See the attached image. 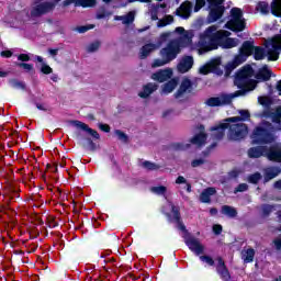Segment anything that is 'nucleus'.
Segmentation results:
<instances>
[{
  "label": "nucleus",
  "instance_id": "33",
  "mask_svg": "<svg viewBox=\"0 0 281 281\" xmlns=\"http://www.w3.org/2000/svg\"><path fill=\"white\" fill-rule=\"evenodd\" d=\"M9 85L12 87V89H21V91H26L27 89L25 81H20L16 78L9 79Z\"/></svg>",
  "mask_w": 281,
  "mask_h": 281
},
{
  "label": "nucleus",
  "instance_id": "21",
  "mask_svg": "<svg viewBox=\"0 0 281 281\" xmlns=\"http://www.w3.org/2000/svg\"><path fill=\"white\" fill-rule=\"evenodd\" d=\"M254 49H256L254 41H245L239 48V54L249 58V56H254Z\"/></svg>",
  "mask_w": 281,
  "mask_h": 281
},
{
  "label": "nucleus",
  "instance_id": "64",
  "mask_svg": "<svg viewBox=\"0 0 281 281\" xmlns=\"http://www.w3.org/2000/svg\"><path fill=\"white\" fill-rule=\"evenodd\" d=\"M271 46H272V50H274V52H281V46H280V44H278V41H277V40H272V41H271Z\"/></svg>",
  "mask_w": 281,
  "mask_h": 281
},
{
  "label": "nucleus",
  "instance_id": "38",
  "mask_svg": "<svg viewBox=\"0 0 281 281\" xmlns=\"http://www.w3.org/2000/svg\"><path fill=\"white\" fill-rule=\"evenodd\" d=\"M256 10L261 12V14H269V3L266 1H259L257 3Z\"/></svg>",
  "mask_w": 281,
  "mask_h": 281
},
{
  "label": "nucleus",
  "instance_id": "5",
  "mask_svg": "<svg viewBox=\"0 0 281 281\" xmlns=\"http://www.w3.org/2000/svg\"><path fill=\"white\" fill-rule=\"evenodd\" d=\"M206 3L209 4L206 22L216 23V21H221L223 14H225V0H206Z\"/></svg>",
  "mask_w": 281,
  "mask_h": 281
},
{
  "label": "nucleus",
  "instance_id": "44",
  "mask_svg": "<svg viewBox=\"0 0 281 281\" xmlns=\"http://www.w3.org/2000/svg\"><path fill=\"white\" fill-rule=\"evenodd\" d=\"M143 168H145L146 170H159V165L155 164V162H151V161H148V160H145L143 164H142Z\"/></svg>",
  "mask_w": 281,
  "mask_h": 281
},
{
  "label": "nucleus",
  "instance_id": "14",
  "mask_svg": "<svg viewBox=\"0 0 281 281\" xmlns=\"http://www.w3.org/2000/svg\"><path fill=\"white\" fill-rule=\"evenodd\" d=\"M194 67V57L192 56H184L181 58L180 63L177 66V69L180 74H188L190 69Z\"/></svg>",
  "mask_w": 281,
  "mask_h": 281
},
{
  "label": "nucleus",
  "instance_id": "37",
  "mask_svg": "<svg viewBox=\"0 0 281 281\" xmlns=\"http://www.w3.org/2000/svg\"><path fill=\"white\" fill-rule=\"evenodd\" d=\"M256 257V250L254 248H248L246 250V255H244V262L248 265L249 262H254V258Z\"/></svg>",
  "mask_w": 281,
  "mask_h": 281
},
{
  "label": "nucleus",
  "instance_id": "17",
  "mask_svg": "<svg viewBox=\"0 0 281 281\" xmlns=\"http://www.w3.org/2000/svg\"><path fill=\"white\" fill-rule=\"evenodd\" d=\"M177 16L181 19H189L190 14H192V2L184 1L180 7L176 10Z\"/></svg>",
  "mask_w": 281,
  "mask_h": 281
},
{
  "label": "nucleus",
  "instance_id": "45",
  "mask_svg": "<svg viewBox=\"0 0 281 281\" xmlns=\"http://www.w3.org/2000/svg\"><path fill=\"white\" fill-rule=\"evenodd\" d=\"M171 148H173V150H188V148H190V144L172 143Z\"/></svg>",
  "mask_w": 281,
  "mask_h": 281
},
{
  "label": "nucleus",
  "instance_id": "52",
  "mask_svg": "<svg viewBox=\"0 0 281 281\" xmlns=\"http://www.w3.org/2000/svg\"><path fill=\"white\" fill-rule=\"evenodd\" d=\"M41 71H42V74H44L45 76H49V74H54V69H52V68L49 67V65H47V64H45V63L42 64Z\"/></svg>",
  "mask_w": 281,
  "mask_h": 281
},
{
  "label": "nucleus",
  "instance_id": "40",
  "mask_svg": "<svg viewBox=\"0 0 281 281\" xmlns=\"http://www.w3.org/2000/svg\"><path fill=\"white\" fill-rule=\"evenodd\" d=\"M176 33L180 34L184 41H188V43H192V36L186 32V29L182 26L176 27Z\"/></svg>",
  "mask_w": 281,
  "mask_h": 281
},
{
  "label": "nucleus",
  "instance_id": "46",
  "mask_svg": "<svg viewBox=\"0 0 281 281\" xmlns=\"http://www.w3.org/2000/svg\"><path fill=\"white\" fill-rule=\"evenodd\" d=\"M268 60L276 61L278 58H280V53L273 50L272 48L268 49Z\"/></svg>",
  "mask_w": 281,
  "mask_h": 281
},
{
  "label": "nucleus",
  "instance_id": "24",
  "mask_svg": "<svg viewBox=\"0 0 281 281\" xmlns=\"http://www.w3.org/2000/svg\"><path fill=\"white\" fill-rule=\"evenodd\" d=\"M209 69H211V74H215L216 76H223V69H221V58L212 59L207 63Z\"/></svg>",
  "mask_w": 281,
  "mask_h": 281
},
{
  "label": "nucleus",
  "instance_id": "11",
  "mask_svg": "<svg viewBox=\"0 0 281 281\" xmlns=\"http://www.w3.org/2000/svg\"><path fill=\"white\" fill-rule=\"evenodd\" d=\"M266 157L269 161H274V164H281V146L271 145L267 147Z\"/></svg>",
  "mask_w": 281,
  "mask_h": 281
},
{
  "label": "nucleus",
  "instance_id": "12",
  "mask_svg": "<svg viewBox=\"0 0 281 281\" xmlns=\"http://www.w3.org/2000/svg\"><path fill=\"white\" fill-rule=\"evenodd\" d=\"M216 272L220 274L221 280H232V274L229 273V269L227 268V265H225L223 257H217Z\"/></svg>",
  "mask_w": 281,
  "mask_h": 281
},
{
  "label": "nucleus",
  "instance_id": "48",
  "mask_svg": "<svg viewBox=\"0 0 281 281\" xmlns=\"http://www.w3.org/2000/svg\"><path fill=\"white\" fill-rule=\"evenodd\" d=\"M93 27H95V24L77 26V32L79 34H85V32H89V30H93Z\"/></svg>",
  "mask_w": 281,
  "mask_h": 281
},
{
  "label": "nucleus",
  "instance_id": "62",
  "mask_svg": "<svg viewBox=\"0 0 281 281\" xmlns=\"http://www.w3.org/2000/svg\"><path fill=\"white\" fill-rule=\"evenodd\" d=\"M88 145L90 150L93 153L95 150H98V145H95V143L93 142V139L91 138H87Z\"/></svg>",
  "mask_w": 281,
  "mask_h": 281
},
{
  "label": "nucleus",
  "instance_id": "51",
  "mask_svg": "<svg viewBox=\"0 0 281 281\" xmlns=\"http://www.w3.org/2000/svg\"><path fill=\"white\" fill-rule=\"evenodd\" d=\"M16 67H20L21 69H25L26 71H34V65L33 64L18 63Z\"/></svg>",
  "mask_w": 281,
  "mask_h": 281
},
{
  "label": "nucleus",
  "instance_id": "50",
  "mask_svg": "<svg viewBox=\"0 0 281 281\" xmlns=\"http://www.w3.org/2000/svg\"><path fill=\"white\" fill-rule=\"evenodd\" d=\"M247 57L239 53V55L235 56L233 63L238 67L239 65H243Z\"/></svg>",
  "mask_w": 281,
  "mask_h": 281
},
{
  "label": "nucleus",
  "instance_id": "34",
  "mask_svg": "<svg viewBox=\"0 0 281 281\" xmlns=\"http://www.w3.org/2000/svg\"><path fill=\"white\" fill-rule=\"evenodd\" d=\"M252 54L255 60H263V58L267 56V52L262 46H255Z\"/></svg>",
  "mask_w": 281,
  "mask_h": 281
},
{
  "label": "nucleus",
  "instance_id": "47",
  "mask_svg": "<svg viewBox=\"0 0 281 281\" xmlns=\"http://www.w3.org/2000/svg\"><path fill=\"white\" fill-rule=\"evenodd\" d=\"M200 260L202 262H206V265H209V267H214V265H215L214 259L207 255L200 256Z\"/></svg>",
  "mask_w": 281,
  "mask_h": 281
},
{
  "label": "nucleus",
  "instance_id": "20",
  "mask_svg": "<svg viewBox=\"0 0 281 281\" xmlns=\"http://www.w3.org/2000/svg\"><path fill=\"white\" fill-rule=\"evenodd\" d=\"M273 72L269 69L267 65H265L262 68H260L257 74L255 75L256 80H259L260 82H268V80H271V76Z\"/></svg>",
  "mask_w": 281,
  "mask_h": 281
},
{
  "label": "nucleus",
  "instance_id": "6",
  "mask_svg": "<svg viewBox=\"0 0 281 281\" xmlns=\"http://www.w3.org/2000/svg\"><path fill=\"white\" fill-rule=\"evenodd\" d=\"M245 95V91H235L231 94H221L220 97H211L205 101V104L207 106L214 108V106H225L227 104H231L234 98H240Z\"/></svg>",
  "mask_w": 281,
  "mask_h": 281
},
{
  "label": "nucleus",
  "instance_id": "19",
  "mask_svg": "<svg viewBox=\"0 0 281 281\" xmlns=\"http://www.w3.org/2000/svg\"><path fill=\"white\" fill-rule=\"evenodd\" d=\"M248 157L250 159H259V157H267V146H256L248 149Z\"/></svg>",
  "mask_w": 281,
  "mask_h": 281
},
{
  "label": "nucleus",
  "instance_id": "41",
  "mask_svg": "<svg viewBox=\"0 0 281 281\" xmlns=\"http://www.w3.org/2000/svg\"><path fill=\"white\" fill-rule=\"evenodd\" d=\"M262 179V175L260 172H255L248 176V183H252L254 186L258 184Z\"/></svg>",
  "mask_w": 281,
  "mask_h": 281
},
{
  "label": "nucleus",
  "instance_id": "4",
  "mask_svg": "<svg viewBox=\"0 0 281 281\" xmlns=\"http://www.w3.org/2000/svg\"><path fill=\"white\" fill-rule=\"evenodd\" d=\"M254 76V68L251 66H245L243 69H239L235 75L234 85L239 90L245 91V95L249 93V91H254L256 89V81L250 78Z\"/></svg>",
  "mask_w": 281,
  "mask_h": 281
},
{
  "label": "nucleus",
  "instance_id": "32",
  "mask_svg": "<svg viewBox=\"0 0 281 281\" xmlns=\"http://www.w3.org/2000/svg\"><path fill=\"white\" fill-rule=\"evenodd\" d=\"M116 21H123V25H131L135 21V12L130 11L126 15L115 18Z\"/></svg>",
  "mask_w": 281,
  "mask_h": 281
},
{
  "label": "nucleus",
  "instance_id": "29",
  "mask_svg": "<svg viewBox=\"0 0 281 281\" xmlns=\"http://www.w3.org/2000/svg\"><path fill=\"white\" fill-rule=\"evenodd\" d=\"M270 12L277 19H281V0H272Z\"/></svg>",
  "mask_w": 281,
  "mask_h": 281
},
{
  "label": "nucleus",
  "instance_id": "42",
  "mask_svg": "<svg viewBox=\"0 0 281 281\" xmlns=\"http://www.w3.org/2000/svg\"><path fill=\"white\" fill-rule=\"evenodd\" d=\"M76 5H80L81 8H93V5H95V0H77Z\"/></svg>",
  "mask_w": 281,
  "mask_h": 281
},
{
  "label": "nucleus",
  "instance_id": "39",
  "mask_svg": "<svg viewBox=\"0 0 281 281\" xmlns=\"http://www.w3.org/2000/svg\"><path fill=\"white\" fill-rule=\"evenodd\" d=\"M175 21V16L166 15L164 19L159 20L157 23V27H166V25H170Z\"/></svg>",
  "mask_w": 281,
  "mask_h": 281
},
{
  "label": "nucleus",
  "instance_id": "7",
  "mask_svg": "<svg viewBox=\"0 0 281 281\" xmlns=\"http://www.w3.org/2000/svg\"><path fill=\"white\" fill-rule=\"evenodd\" d=\"M181 41L172 40L160 50V56L166 58L167 63H172L181 54Z\"/></svg>",
  "mask_w": 281,
  "mask_h": 281
},
{
  "label": "nucleus",
  "instance_id": "58",
  "mask_svg": "<svg viewBox=\"0 0 281 281\" xmlns=\"http://www.w3.org/2000/svg\"><path fill=\"white\" fill-rule=\"evenodd\" d=\"M203 164H205V159L200 158V159H193L191 161V167L192 168H199V166H203Z\"/></svg>",
  "mask_w": 281,
  "mask_h": 281
},
{
  "label": "nucleus",
  "instance_id": "56",
  "mask_svg": "<svg viewBox=\"0 0 281 281\" xmlns=\"http://www.w3.org/2000/svg\"><path fill=\"white\" fill-rule=\"evenodd\" d=\"M202 8H205V0H195L193 12H199Z\"/></svg>",
  "mask_w": 281,
  "mask_h": 281
},
{
  "label": "nucleus",
  "instance_id": "27",
  "mask_svg": "<svg viewBox=\"0 0 281 281\" xmlns=\"http://www.w3.org/2000/svg\"><path fill=\"white\" fill-rule=\"evenodd\" d=\"M207 142V134L200 132L199 134H195L191 139L190 143L195 146H205V143Z\"/></svg>",
  "mask_w": 281,
  "mask_h": 281
},
{
  "label": "nucleus",
  "instance_id": "26",
  "mask_svg": "<svg viewBox=\"0 0 281 281\" xmlns=\"http://www.w3.org/2000/svg\"><path fill=\"white\" fill-rule=\"evenodd\" d=\"M280 172H281L280 167H270V168L266 169L263 179L266 182L271 181V179H276V177H278V175H280Z\"/></svg>",
  "mask_w": 281,
  "mask_h": 281
},
{
  "label": "nucleus",
  "instance_id": "1",
  "mask_svg": "<svg viewBox=\"0 0 281 281\" xmlns=\"http://www.w3.org/2000/svg\"><path fill=\"white\" fill-rule=\"evenodd\" d=\"M240 116H232L227 117L224 123H220L211 127V131H214L213 134L214 139L221 142L223 137H225V131L228 128V139L231 142H240V139H245L247 137V133H249V127L245 123H236V122H247L251 117V114L247 110L239 111Z\"/></svg>",
  "mask_w": 281,
  "mask_h": 281
},
{
  "label": "nucleus",
  "instance_id": "16",
  "mask_svg": "<svg viewBox=\"0 0 281 281\" xmlns=\"http://www.w3.org/2000/svg\"><path fill=\"white\" fill-rule=\"evenodd\" d=\"M245 27H247V23L245 20H229L225 24L226 30H231V32H245Z\"/></svg>",
  "mask_w": 281,
  "mask_h": 281
},
{
  "label": "nucleus",
  "instance_id": "35",
  "mask_svg": "<svg viewBox=\"0 0 281 281\" xmlns=\"http://www.w3.org/2000/svg\"><path fill=\"white\" fill-rule=\"evenodd\" d=\"M177 89V79H171L162 87L164 93H172Z\"/></svg>",
  "mask_w": 281,
  "mask_h": 281
},
{
  "label": "nucleus",
  "instance_id": "30",
  "mask_svg": "<svg viewBox=\"0 0 281 281\" xmlns=\"http://www.w3.org/2000/svg\"><path fill=\"white\" fill-rule=\"evenodd\" d=\"M157 49V46L155 44H146L140 48V59L144 60V58H148L153 52Z\"/></svg>",
  "mask_w": 281,
  "mask_h": 281
},
{
  "label": "nucleus",
  "instance_id": "23",
  "mask_svg": "<svg viewBox=\"0 0 281 281\" xmlns=\"http://www.w3.org/2000/svg\"><path fill=\"white\" fill-rule=\"evenodd\" d=\"M158 87L159 86H157L156 83L148 82L143 87V91L138 93L139 98L146 100V98H149L151 93H155V91H157Z\"/></svg>",
  "mask_w": 281,
  "mask_h": 281
},
{
  "label": "nucleus",
  "instance_id": "9",
  "mask_svg": "<svg viewBox=\"0 0 281 281\" xmlns=\"http://www.w3.org/2000/svg\"><path fill=\"white\" fill-rule=\"evenodd\" d=\"M183 238L187 247H189L190 251H194L196 256H201V254L205 251V247L201 245V241L193 237L191 234H188V236H183Z\"/></svg>",
  "mask_w": 281,
  "mask_h": 281
},
{
  "label": "nucleus",
  "instance_id": "28",
  "mask_svg": "<svg viewBox=\"0 0 281 281\" xmlns=\"http://www.w3.org/2000/svg\"><path fill=\"white\" fill-rule=\"evenodd\" d=\"M220 47H223L224 49H232L234 47H238V40L227 36L222 40Z\"/></svg>",
  "mask_w": 281,
  "mask_h": 281
},
{
  "label": "nucleus",
  "instance_id": "63",
  "mask_svg": "<svg viewBox=\"0 0 281 281\" xmlns=\"http://www.w3.org/2000/svg\"><path fill=\"white\" fill-rule=\"evenodd\" d=\"M238 67L234 61L226 65V74H232Z\"/></svg>",
  "mask_w": 281,
  "mask_h": 281
},
{
  "label": "nucleus",
  "instance_id": "15",
  "mask_svg": "<svg viewBox=\"0 0 281 281\" xmlns=\"http://www.w3.org/2000/svg\"><path fill=\"white\" fill-rule=\"evenodd\" d=\"M70 124H72V126H75L76 128H80L81 131H85V133H89V135H91V137H93V139H100V133H98V131L89 127V125H87L86 123L78 121V120H72V121H70Z\"/></svg>",
  "mask_w": 281,
  "mask_h": 281
},
{
  "label": "nucleus",
  "instance_id": "54",
  "mask_svg": "<svg viewBox=\"0 0 281 281\" xmlns=\"http://www.w3.org/2000/svg\"><path fill=\"white\" fill-rule=\"evenodd\" d=\"M168 59L167 58H162V59H155L153 63V67H164V65H168Z\"/></svg>",
  "mask_w": 281,
  "mask_h": 281
},
{
  "label": "nucleus",
  "instance_id": "36",
  "mask_svg": "<svg viewBox=\"0 0 281 281\" xmlns=\"http://www.w3.org/2000/svg\"><path fill=\"white\" fill-rule=\"evenodd\" d=\"M231 21H243V10L240 8H233L231 10Z\"/></svg>",
  "mask_w": 281,
  "mask_h": 281
},
{
  "label": "nucleus",
  "instance_id": "43",
  "mask_svg": "<svg viewBox=\"0 0 281 281\" xmlns=\"http://www.w3.org/2000/svg\"><path fill=\"white\" fill-rule=\"evenodd\" d=\"M114 133L120 142H123V144H128V135H126V133L121 130H115Z\"/></svg>",
  "mask_w": 281,
  "mask_h": 281
},
{
  "label": "nucleus",
  "instance_id": "13",
  "mask_svg": "<svg viewBox=\"0 0 281 281\" xmlns=\"http://www.w3.org/2000/svg\"><path fill=\"white\" fill-rule=\"evenodd\" d=\"M193 85L194 83L192 82V80H190L189 78H184L181 81L179 89L173 94L176 100H179V98H181V95H183V93H192Z\"/></svg>",
  "mask_w": 281,
  "mask_h": 281
},
{
  "label": "nucleus",
  "instance_id": "60",
  "mask_svg": "<svg viewBox=\"0 0 281 281\" xmlns=\"http://www.w3.org/2000/svg\"><path fill=\"white\" fill-rule=\"evenodd\" d=\"M213 234H215V236H221V234H223V226L220 224L213 225Z\"/></svg>",
  "mask_w": 281,
  "mask_h": 281
},
{
  "label": "nucleus",
  "instance_id": "8",
  "mask_svg": "<svg viewBox=\"0 0 281 281\" xmlns=\"http://www.w3.org/2000/svg\"><path fill=\"white\" fill-rule=\"evenodd\" d=\"M171 212H172L173 218L170 213H166V216L169 223H172V221H175V223H177L178 225V229L184 233L183 236H188L190 232H188V228H186V224H183V221H181V209H179V206L177 205H171Z\"/></svg>",
  "mask_w": 281,
  "mask_h": 281
},
{
  "label": "nucleus",
  "instance_id": "25",
  "mask_svg": "<svg viewBox=\"0 0 281 281\" xmlns=\"http://www.w3.org/2000/svg\"><path fill=\"white\" fill-rule=\"evenodd\" d=\"M263 115L265 117H271L274 124L281 125V106H278L274 112L265 111Z\"/></svg>",
  "mask_w": 281,
  "mask_h": 281
},
{
  "label": "nucleus",
  "instance_id": "57",
  "mask_svg": "<svg viewBox=\"0 0 281 281\" xmlns=\"http://www.w3.org/2000/svg\"><path fill=\"white\" fill-rule=\"evenodd\" d=\"M151 190L156 194H164L165 192H168V188H166L165 186L154 187V188H151Z\"/></svg>",
  "mask_w": 281,
  "mask_h": 281
},
{
  "label": "nucleus",
  "instance_id": "22",
  "mask_svg": "<svg viewBox=\"0 0 281 281\" xmlns=\"http://www.w3.org/2000/svg\"><path fill=\"white\" fill-rule=\"evenodd\" d=\"M216 194V188L209 187L202 191L200 194V201L201 203H212V196Z\"/></svg>",
  "mask_w": 281,
  "mask_h": 281
},
{
  "label": "nucleus",
  "instance_id": "3",
  "mask_svg": "<svg viewBox=\"0 0 281 281\" xmlns=\"http://www.w3.org/2000/svg\"><path fill=\"white\" fill-rule=\"evenodd\" d=\"M273 125L263 121L262 125L256 126L250 135L251 144L262 145V144H273L276 137L273 136Z\"/></svg>",
  "mask_w": 281,
  "mask_h": 281
},
{
  "label": "nucleus",
  "instance_id": "59",
  "mask_svg": "<svg viewBox=\"0 0 281 281\" xmlns=\"http://www.w3.org/2000/svg\"><path fill=\"white\" fill-rule=\"evenodd\" d=\"M200 74H201L202 76H207V74H212V70L210 69L209 64H205V65H203V66L200 68Z\"/></svg>",
  "mask_w": 281,
  "mask_h": 281
},
{
  "label": "nucleus",
  "instance_id": "18",
  "mask_svg": "<svg viewBox=\"0 0 281 281\" xmlns=\"http://www.w3.org/2000/svg\"><path fill=\"white\" fill-rule=\"evenodd\" d=\"M153 80H156V82H166L167 80H170L172 78V69L167 68L164 70H159L157 72H154L151 75Z\"/></svg>",
  "mask_w": 281,
  "mask_h": 281
},
{
  "label": "nucleus",
  "instance_id": "2",
  "mask_svg": "<svg viewBox=\"0 0 281 281\" xmlns=\"http://www.w3.org/2000/svg\"><path fill=\"white\" fill-rule=\"evenodd\" d=\"M227 36H232V33H229V31H217L216 26H209L200 36V49L202 52H214V49H218V47H221L223 38H227Z\"/></svg>",
  "mask_w": 281,
  "mask_h": 281
},
{
  "label": "nucleus",
  "instance_id": "61",
  "mask_svg": "<svg viewBox=\"0 0 281 281\" xmlns=\"http://www.w3.org/2000/svg\"><path fill=\"white\" fill-rule=\"evenodd\" d=\"M99 128L100 131H102L103 133H111V125L105 124V123H99Z\"/></svg>",
  "mask_w": 281,
  "mask_h": 281
},
{
  "label": "nucleus",
  "instance_id": "49",
  "mask_svg": "<svg viewBox=\"0 0 281 281\" xmlns=\"http://www.w3.org/2000/svg\"><path fill=\"white\" fill-rule=\"evenodd\" d=\"M258 102L261 106H271V99L269 97H258Z\"/></svg>",
  "mask_w": 281,
  "mask_h": 281
},
{
  "label": "nucleus",
  "instance_id": "53",
  "mask_svg": "<svg viewBox=\"0 0 281 281\" xmlns=\"http://www.w3.org/2000/svg\"><path fill=\"white\" fill-rule=\"evenodd\" d=\"M98 49H100V42L98 41L88 45V48H87L89 53L98 52Z\"/></svg>",
  "mask_w": 281,
  "mask_h": 281
},
{
  "label": "nucleus",
  "instance_id": "55",
  "mask_svg": "<svg viewBox=\"0 0 281 281\" xmlns=\"http://www.w3.org/2000/svg\"><path fill=\"white\" fill-rule=\"evenodd\" d=\"M248 190L249 186L247 183H239L234 192L237 194V192H247Z\"/></svg>",
  "mask_w": 281,
  "mask_h": 281
},
{
  "label": "nucleus",
  "instance_id": "31",
  "mask_svg": "<svg viewBox=\"0 0 281 281\" xmlns=\"http://www.w3.org/2000/svg\"><path fill=\"white\" fill-rule=\"evenodd\" d=\"M222 214L228 216V218H236L238 216V211L234 206L223 205Z\"/></svg>",
  "mask_w": 281,
  "mask_h": 281
},
{
  "label": "nucleus",
  "instance_id": "10",
  "mask_svg": "<svg viewBox=\"0 0 281 281\" xmlns=\"http://www.w3.org/2000/svg\"><path fill=\"white\" fill-rule=\"evenodd\" d=\"M56 4L54 2H42L35 5L31 11V16H43L53 12Z\"/></svg>",
  "mask_w": 281,
  "mask_h": 281
}]
</instances>
